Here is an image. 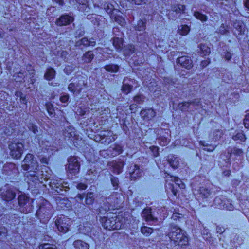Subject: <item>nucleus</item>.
<instances>
[{
  "label": "nucleus",
  "mask_w": 249,
  "mask_h": 249,
  "mask_svg": "<svg viewBox=\"0 0 249 249\" xmlns=\"http://www.w3.org/2000/svg\"><path fill=\"white\" fill-rule=\"evenodd\" d=\"M168 236L176 245L182 247L188 244V237L184 231L176 225H171L170 231L168 233Z\"/></svg>",
  "instance_id": "1"
},
{
  "label": "nucleus",
  "mask_w": 249,
  "mask_h": 249,
  "mask_svg": "<svg viewBox=\"0 0 249 249\" xmlns=\"http://www.w3.org/2000/svg\"><path fill=\"white\" fill-rule=\"evenodd\" d=\"M100 221L105 229L109 230H118L124 227L115 214L107 213V216L101 217Z\"/></svg>",
  "instance_id": "2"
},
{
  "label": "nucleus",
  "mask_w": 249,
  "mask_h": 249,
  "mask_svg": "<svg viewBox=\"0 0 249 249\" xmlns=\"http://www.w3.org/2000/svg\"><path fill=\"white\" fill-rule=\"evenodd\" d=\"M87 88H88V77L86 75L77 76L68 85L69 90L75 95L79 94L83 89Z\"/></svg>",
  "instance_id": "3"
},
{
  "label": "nucleus",
  "mask_w": 249,
  "mask_h": 249,
  "mask_svg": "<svg viewBox=\"0 0 249 249\" xmlns=\"http://www.w3.org/2000/svg\"><path fill=\"white\" fill-rule=\"evenodd\" d=\"M19 210L23 213H31L33 209V199L25 194H21L18 197Z\"/></svg>",
  "instance_id": "4"
},
{
  "label": "nucleus",
  "mask_w": 249,
  "mask_h": 249,
  "mask_svg": "<svg viewBox=\"0 0 249 249\" xmlns=\"http://www.w3.org/2000/svg\"><path fill=\"white\" fill-rule=\"evenodd\" d=\"M22 162V167L25 171L38 170L39 168L38 162L34 158V155L30 153L26 155Z\"/></svg>",
  "instance_id": "5"
},
{
  "label": "nucleus",
  "mask_w": 249,
  "mask_h": 249,
  "mask_svg": "<svg viewBox=\"0 0 249 249\" xmlns=\"http://www.w3.org/2000/svg\"><path fill=\"white\" fill-rule=\"evenodd\" d=\"M186 7L184 5L175 4L172 5L171 9L167 14L168 18L175 20L179 18L182 14L185 13Z\"/></svg>",
  "instance_id": "6"
},
{
  "label": "nucleus",
  "mask_w": 249,
  "mask_h": 249,
  "mask_svg": "<svg viewBox=\"0 0 249 249\" xmlns=\"http://www.w3.org/2000/svg\"><path fill=\"white\" fill-rule=\"evenodd\" d=\"M23 144L21 142H12L9 145L10 154L14 159H19L23 151Z\"/></svg>",
  "instance_id": "7"
},
{
  "label": "nucleus",
  "mask_w": 249,
  "mask_h": 249,
  "mask_svg": "<svg viewBox=\"0 0 249 249\" xmlns=\"http://www.w3.org/2000/svg\"><path fill=\"white\" fill-rule=\"evenodd\" d=\"M68 164L66 168L67 171L69 174L72 175L77 174L80 169V163L77 158L75 156H71L68 159Z\"/></svg>",
  "instance_id": "8"
},
{
  "label": "nucleus",
  "mask_w": 249,
  "mask_h": 249,
  "mask_svg": "<svg viewBox=\"0 0 249 249\" xmlns=\"http://www.w3.org/2000/svg\"><path fill=\"white\" fill-rule=\"evenodd\" d=\"M70 221L69 218L61 216L56 219L55 224L58 231L65 233L69 231Z\"/></svg>",
  "instance_id": "9"
},
{
  "label": "nucleus",
  "mask_w": 249,
  "mask_h": 249,
  "mask_svg": "<svg viewBox=\"0 0 249 249\" xmlns=\"http://www.w3.org/2000/svg\"><path fill=\"white\" fill-rule=\"evenodd\" d=\"M123 197L121 193L114 192L107 198V202L112 207H116L123 201Z\"/></svg>",
  "instance_id": "10"
},
{
  "label": "nucleus",
  "mask_w": 249,
  "mask_h": 249,
  "mask_svg": "<svg viewBox=\"0 0 249 249\" xmlns=\"http://www.w3.org/2000/svg\"><path fill=\"white\" fill-rule=\"evenodd\" d=\"M176 62L183 68L190 70L193 67V61L189 56H182L177 58Z\"/></svg>",
  "instance_id": "11"
},
{
  "label": "nucleus",
  "mask_w": 249,
  "mask_h": 249,
  "mask_svg": "<svg viewBox=\"0 0 249 249\" xmlns=\"http://www.w3.org/2000/svg\"><path fill=\"white\" fill-rule=\"evenodd\" d=\"M1 191L2 198L6 201H11L16 197V193L8 186H5L2 188Z\"/></svg>",
  "instance_id": "12"
},
{
  "label": "nucleus",
  "mask_w": 249,
  "mask_h": 249,
  "mask_svg": "<svg viewBox=\"0 0 249 249\" xmlns=\"http://www.w3.org/2000/svg\"><path fill=\"white\" fill-rule=\"evenodd\" d=\"M142 217L150 224L157 222L158 219L152 214L151 209L146 207L144 209L141 213Z\"/></svg>",
  "instance_id": "13"
},
{
  "label": "nucleus",
  "mask_w": 249,
  "mask_h": 249,
  "mask_svg": "<svg viewBox=\"0 0 249 249\" xmlns=\"http://www.w3.org/2000/svg\"><path fill=\"white\" fill-rule=\"evenodd\" d=\"M74 18L68 14L61 15L55 21V24L58 26H66L72 22Z\"/></svg>",
  "instance_id": "14"
},
{
  "label": "nucleus",
  "mask_w": 249,
  "mask_h": 249,
  "mask_svg": "<svg viewBox=\"0 0 249 249\" xmlns=\"http://www.w3.org/2000/svg\"><path fill=\"white\" fill-rule=\"evenodd\" d=\"M64 181L61 179H53L50 182V186L56 192L60 193L63 190L67 191V187L63 185Z\"/></svg>",
  "instance_id": "15"
},
{
  "label": "nucleus",
  "mask_w": 249,
  "mask_h": 249,
  "mask_svg": "<svg viewBox=\"0 0 249 249\" xmlns=\"http://www.w3.org/2000/svg\"><path fill=\"white\" fill-rule=\"evenodd\" d=\"M124 163L122 161H112L108 163L107 165L112 168V171L117 174H120L123 170Z\"/></svg>",
  "instance_id": "16"
},
{
  "label": "nucleus",
  "mask_w": 249,
  "mask_h": 249,
  "mask_svg": "<svg viewBox=\"0 0 249 249\" xmlns=\"http://www.w3.org/2000/svg\"><path fill=\"white\" fill-rule=\"evenodd\" d=\"M120 14L121 12L120 11L114 10V12L110 15V18L121 26H124L126 24L125 19Z\"/></svg>",
  "instance_id": "17"
},
{
  "label": "nucleus",
  "mask_w": 249,
  "mask_h": 249,
  "mask_svg": "<svg viewBox=\"0 0 249 249\" xmlns=\"http://www.w3.org/2000/svg\"><path fill=\"white\" fill-rule=\"evenodd\" d=\"M135 80L134 79L125 77L123 80V83L122 87V91L126 94L130 93L133 88L131 84H133Z\"/></svg>",
  "instance_id": "18"
},
{
  "label": "nucleus",
  "mask_w": 249,
  "mask_h": 249,
  "mask_svg": "<svg viewBox=\"0 0 249 249\" xmlns=\"http://www.w3.org/2000/svg\"><path fill=\"white\" fill-rule=\"evenodd\" d=\"M96 44V42L93 38H91L89 40L86 37H83L82 39L77 41L75 42V46L76 47H80L83 45L85 47L88 46H94Z\"/></svg>",
  "instance_id": "19"
},
{
  "label": "nucleus",
  "mask_w": 249,
  "mask_h": 249,
  "mask_svg": "<svg viewBox=\"0 0 249 249\" xmlns=\"http://www.w3.org/2000/svg\"><path fill=\"white\" fill-rule=\"evenodd\" d=\"M156 112L152 108L142 109L140 112L141 117L145 120H151L156 116Z\"/></svg>",
  "instance_id": "20"
},
{
  "label": "nucleus",
  "mask_w": 249,
  "mask_h": 249,
  "mask_svg": "<svg viewBox=\"0 0 249 249\" xmlns=\"http://www.w3.org/2000/svg\"><path fill=\"white\" fill-rule=\"evenodd\" d=\"M100 135L101 137H103V139L107 137L104 141L105 143L106 144H109L115 141L117 138L115 135L113 136V133L110 131H102Z\"/></svg>",
  "instance_id": "21"
},
{
  "label": "nucleus",
  "mask_w": 249,
  "mask_h": 249,
  "mask_svg": "<svg viewBox=\"0 0 249 249\" xmlns=\"http://www.w3.org/2000/svg\"><path fill=\"white\" fill-rule=\"evenodd\" d=\"M48 206H45L44 205H42L40 206L39 209L37 211L36 214L38 216H42V215H45V216H47V218H49L50 216V204H48Z\"/></svg>",
  "instance_id": "22"
},
{
  "label": "nucleus",
  "mask_w": 249,
  "mask_h": 249,
  "mask_svg": "<svg viewBox=\"0 0 249 249\" xmlns=\"http://www.w3.org/2000/svg\"><path fill=\"white\" fill-rule=\"evenodd\" d=\"M29 172L27 173L26 176L28 179L33 182H36L39 180V168L38 170H28Z\"/></svg>",
  "instance_id": "23"
},
{
  "label": "nucleus",
  "mask_w": 249,
  "mask_h": 249,
  "mask_svg": "<svg viewBox=\"0 0 249 249\" xmlns=\"http://www.w3.org/2000/svg\"><path fill=\"white\" fill-rule=\"evenodd\" d=\"M63 135L68 139H71L73 138L76 136L75 129L72 126H69L66 127L63 132Z\"/></svg>",
  "instance_id": "24"
},
{
  "label": "nucleus",
  "mask_w": 249,
  "mask_h": 249,
  "mask_svg": "<svg viewBox=\"0 0 249 249\" xmlns=\"http://www.w3.org/2000/svg\"><path fill=\"white\" fill-rule=\"evenodd\" d=\"M112 157H116L123 152V147L118 144H115L112 149L108 150Z\"/></svg>",
  "instance_id": "25"
},
{
  "label": "nucleus",
  "mask_w": 249,
  "mask_h": 249,
  "mask_svg": "<svg viewBox=\"0 0 249 249\" xmlns=\"http://www.w3.org/2000/svg\"><path fill=\"white\" fill-rule=\"evenodd\" d=\"M73 245L76 249H89V248L88 243L81 240H75Z\"/></svg>",
  "instance_id": "26"
},
{
  "label": "nucleus",
  "mask_w": 249,
  "mask_h": 249,
  "mask_svg": "<svg viewBox=\"0 0 249 249\" xmlns=\"http://www.w3.org/2000/svg\"><path fill=\"white\" fill-rule=\"evenodd\" d=\"M55 74L56 72L54 69L50 67L46 70L44 77L45 79L50 81L54 78Z\"/></svg>",
  "instance_id": "27"
},
{
  "label": "nucleus",
  "mask_w": 249,
  "mask_h": 249,
  "mask_svg": "<svg viewBox=\"0 0 249 249\" xmlns=\"http://www.w3.org/2000/svg\"><path fill=\"white\" fill-rule=\"evenodd\" d=\"M233 26L237 30L238 35H242L244 33L245 26L242 22L236 20L233 22Z\"/></svg>",
  "instance_id": "28"
},
{
  "label": "nucleus",
  "mask_w": 249,
  "mask_h": 249,
  "mask_svg": "<svg viewBox=\"0 0 249 249\" xmlns=\"http://www.w3.org/2000/svg\"><path fill=\"white\" fill-rule=\"evenodd\" d=\"M113 45L115 49L120 51L122 49L123 39L122 37H114L112 39Z\"/></svg>",
  "instance_id": "29"
},
{
  "label": "nucleus",
  "mask_w": 249,
  "mask_h": 249,
  "mask_svg": "<svg viewBox=\"0 0 249 249\" xmlns=\"http://www.w3.org/2000/svg\"><path fill=\"white\" fill-rule=\"evenodd\" d=\"M94 57V54L91 51L86 52L82 56V60L87 63H90L92 61Z\"/></svg>",
  "instance_id": "30"
},
{
  "label": "nucleus",
  "mask_w": 249,
  "mask_h": 249,
  "mask_svg": "<svg viewBox=\"0 0 249 249\" xmlns=\"http://www.w3.org/2000/svg\"><path fill=\"white\" fill-rule=\"evenodd\" d=\"M225 199L223 196H218L215 198L214 200V205L219 209H222L225 203Z\"/></svg>",
  "instance_id": "31"
},
{
  "label": "nucleus",
  "mask_w": 249,
  "mask_h": 249,
  "mask_svg": "<svg viewBox=\"0 0 249 249\" xmlns=\"http://www.w3.org/2000/svg\"><path fill=\"white\" fill-rule=\"evenodd\" d=\"M210 195V190L207 188L201 187L199 190V197L202 199L208 198Z\"/></svg>",
  "instance_id": "32"
},
{
  "label": "nucleus",
  "mask_w": 249,
  "mask_h": 249,
  "mask_svg": "<svg viewBox=\"0 0 249 249\" xmlns=\"http://www.w3.org/2000/svg\"><path fill=\"white\" fill-rule=\"evenodd\" d=\"M142 174V171L140 169L139 166L135 165L133 172L131 173V178H136L141 177Z\"/></svg>",
  "instance_id": "33"
},
{
  "label": "nucleus",
  "mask_w": 249,
  "mask_h": 249,
  "mask_svg": "<svg viewBox=\"0 0 249 249\" xmlns=\"http://www.w3.org/2000/svg\"><path fill=\"white\" fill-rule=\"evenodd\" d=\"M200 53L202 56L209 55L211 52L210 48L205 44H201L199 45Z\"/></svg>",
  "instance_id": "34"
},
{
  "label": "nucleus",
  "mask_w": 249,
  "mask_h": 249,
  "mask_svg": "<svg viewBox=\"0 0 249 249\" xmlns=\"http://www.w3.org/2000/svg\"><path fill=\"white\" fill-rule=\"evenodd\" d=\"M228 154L229 155V158L231 156V154H233L235 156H241L243 154V151L242 149L234 147L233 148H229L227 149Z\"/></svg>",
  "instance_id": "35"
},
{
  "label": "nucleus",
  "mask_w": 249,
  "mask_h": 249,
  "mask_svg": "<svg viewBox=\"0 0 249 249\" xmlns=\"http://www.w3.org/2000/svg\"><path fill=\"white\" fill-rule=\"evenodd\" d=\"M134 46L133 45H128L123 48L124 54L129 56L134 53Z\"/></svg>",
  "instance_id": "36"
},
{
  "label": "nucleus",
  "mask_w": 249,
  "mask_h": 249,
  "mask_svg": "<svg viewBox=\"0 0 249 249\" xmlns=\"http://www.w3.org/2000/svg\"><path fill=\"white\" fill-rule=\"evenodd\" d=\"M190 31V27L187 25H183L178 28V32L181 36L187 35Z\"/></svg>",
  "instance_id": "37"
},
{
  "label": "nucleus",
  "mask_w": 249,
  "mask_h": 249,
  "mask_svg": "<svg viewBox=\"0 0 249 249\" xmlns=\"http://www.w3.org/2000/svg\"><path fill=\"white\" fill-rule=\"evenodd\" d=\"M194 16L198 20L201 22H206L208 20V17L199 11H195L194 13Z\"/></svg>",
  "instance_id": "38"
},
{
  "label": "nucleus",
  "mask_w": 249,
  "mask_h": 249,
  "mask_svg": "<svg viewBox=\"0 0 249 249\" xmlns=\"http://www.w3.org/2000/svg\"><path fill=\"white\" fill-rule=\"evenodd\" d=\"M141 232L145 236H149L153 232V229L147 226H142L141 228Z\"/></svg>",
  "instance_id": "39"
},
{
  "label": "nucleus",
  "mask_w": 249,
  "mask_h": 249,
  "mask_svg": "<svg viewBox=\"0 0 249 249\" xmlns=\"http://www.w3.org/2000/svg\"><path fill=\"white\" fill-rule=\"evenodd\" d=\"M104 68L107 71L111 72H117L119 70V66L112 64L106 65Z\"/></svg>",
  "instance_id": "40"
},
{
  "label": "nucleus",
  "mask_w": 249,
  "mask_h": 249,
  "mask_svg": "<svg viewBox=\"0 0 249 249\" xmlns=\"http://www.w3.org/2000/svg\"><path fill=\"white\" fill-rule=\"evenodd\" d=\"M94 201L93 193L92 192H88L86 195L85 198V203L87 205H91Z\"/></svg>",
  "instance_id": "41"
},
{
  "label": "nucleus",
  "mask_w": 249,
  "mask_h": 249,
  "mask_svg": "<svg viewBox=\"0 0 249 249\" xmlns=\"http://www.w3.org/2000/svg\"><path fill=\"white\" fill-rule=\"evenodd\" d=\"M146 27V22L144 20L140 19L137 22V25L135 28L136 30L142 31L145 30Z\"/></svg>",
  "instance_id": "42"
},
{
  "label": "nucleus",
  "mask_w": 249,
  "mask_h": 249,
  "mask_svg": "<svg viewBox=\"0 0 249 249\" xmlns=\"http://www.w3.org/2000/svg\"><path fill=\"white\" fill-rule=\"evenodd\" d=\"M200 144L205 147L204 148V150L208 151V152H212L216 148V145H208L205 144V142L204 141H200Z\"/></svg>",
  "instance_id": "43"
},
{
  "label": "nucleus",
  "mask_w": 249,
  "mask_h": 249,
  "mask_svg": "<svg viewBox=\"0 0 249 249\" xmlns=\"http://www.w3.org/2000/svg\"><path fill=\"white\" fill-rule=\"evenodd\" d=\"M104 9L108 14H110L113 13L114 10H117L114 8L113 4L109 2H107L104 4Z\"/></svg>",
  "instance_id": "44"
},
{
  "label": "nucleus",
  "mask_w": 249,
  "mask_h": 249,
  "mask_svg": "<svg viewBox=\"0 0 249 249\" xmlns=\"http://www.w3.org/2000/svg\"><path fill=\"white\" fill-rule=\"evenodd\" d=\"M76 2L81 5L80 7H78L80 11H84L87 7V0H75Z\"/></svg>",
  "instance_id": "45"
},
{
  "label": "nucleus",
  "mask_w": 249,
  "mask_h": 249,
  "mask_svg": "<svg viewBox=\"0 0 249 249\" xmlns=\"http://www.w3.org/2000/svg\"><path fill=\"white\" fill-rule=\"evenodd\" d=\"M172 180L175 182L176 185L178 186L180 189L185 188V184L182 182V181L178 177H171Z\"/></svg>",
  "instance_id": "46"
},
{
  "label": "nucleus",
  "mask_w": 249,
  "mask_h": 249,
  "mask_svg": "<svg viewBox=\"0 0 249 249\" xmlns=\"http://www.w3.org/2000/svg\"><path fill=\"white\" fill-rule=\"evenodd\" d=\"M169 162L171 166L173 168H178L179 165L178 159L177 157H173L171 158H169Z\"/></svg>",
  "instance_id": "47"
},
{
  "label": "nucleus",
  "mask_w": 249,
  "mask_h": 249,
  "mask_svg": "<svg viewBox=\"0 0 249 249\" xmlns=\"http://www.w3.org/2000/svg\"><path fill=\"white\" fill-rule=\"evenodd\" d=\"M110 180L111 182V184L114 187L115 190H117L118 188L119 181L118 178L111 175H110Z\"/></svg>",
  "instance_id": "48"
},
{
  "label": "nucleus",
  "mask_w": 249,
  "mask_h": 249,
  "mask_svg": "<svg viewBox=\"0 0 249 249\" xmlns=\"http://www.w3.org/2000/svg\"><path fill=\"white\" fill-rule=\"evenodd\" d=\"M190 106V103H189V101L180 103L178 105L179 109L184 111L187 110Z\"/></svg>",
  "instance_id": "49"
},
{
  "label": "nucleus",
  "mask_w": 249,
  "mask_h": 249,
  "mask_svg": "<svg viewBox=\"0 0 249 249\" xmlns=\"http://www.w3.org/2000/svg\"><path fill=\"white\" fill-rule=\"evenodd\" d=\"M24 71H20L19 73H16L13 75V78L17 82H22L24 79Z\"/></svg>",
  "instance_id": "50"
},
{
  "label": "nucleus",
  "mask_w": 249,
  "mask_h": 249,
  "mask_svg": "<svg viewBox=\"0 0 249 249\" xmlns=\"http://www.w3.org/2000/svg\"><path fill=\"white\" fill-rule=\"evenodd\" d=\"M39 249H57L55 245L45 243L41 244L39 246Z\"/></svg>",
  "instance_id": "51"
},
{
  "label": "nucleus",
  "mask_w": 249,
  "mask_h": 249,
  "mask_svg": "<svg viewBox=\"0 0 249 249\" xmlns=\"http://www.w3.org/2000/svg\"><path fill=\"white\" fill-rule=\"evenodd\" d=\"M223 135V133L221 131L219 130H215L213 131V139L215 141L218 140L222 135Z\"/></svg>",
  "instance_id": "52"
},
{
  "label": "nucleus",
  "mask_w": 249,
  "mask_h": 249,
  "mask_svg": "<svg viewBox=\"0 0 249 249\" xmlns=\"http://www.w3.org/2000/svg\"><path fill=\"white\" fill-rule=\"evenodd\" d=\"M144 96L143 95H137L134 97V101L137 104H142L144 100Z\"/></svg>",
  "instance_id": "53"
},
{
  "label": "nucleus",
  "mask_w": 249,
  "mask_h": 249,
  "mask_svg": "<svg viewBox=\"0 0 249 249\" xmlns=\"http://www.w3.org/2000/svg\"><path fill=\"white\" fill-rule=\"evenodd\" d=\"M74 69V67L72 65H68L64 68V71L66 74L69 75L72 73Z\"/></svg>",
  "instance_id": "54"
},
{
  "label": "nucleus",
  "mask_w": 249,
  "mask_h": 249,
  "mask_svg": "<svg viewBox=\"0 0 249 249\" xmlns=\"http://www.w3.org/2000/svg\"><path fill=\"white\" fill-rule=\"evenodd\" d=\"M113 34L115 36L114 37H122L123 33L120 30L118 27H114L113 29Z\"/></svg>",
  "instance_id": "55"
},
{
  "label": "nucleus",
  "mask_w": 249,
  "mask_h": 249,
  "mask_svg": "<svg viewBox=\"0 0 249 249\" xmlns=\"http://www.w3.org/2000/svg\"><path fill=\"white\" fill-rule=\"evenodd\" d=\"M232 139L234 141L237 140H241V141H244L245 139V136L244 134L242 133H238L236 135H234L232 137Z\"/></svg>",
  "instance_id": "56"
},
{
  "label": "nucleus",
  "mask_w": 249,
  "mask_h": 249,
  "mask_svg": "<svg viewBox=\"0 0 249 249\" xmlns=\"http://www.w3.org/2000/svg\"><path fill=\"white\" fill-rule=\"evenodd\" d=\"M190 106L192 105L196 109L200 106V101L199 99H196L192 101H190Z\"/></svg>",
  "instance_id": "57"
},
{
  "label": "nucleus",
  "mask_w": 249,
  "mask_h": 249,
  "mask_svg": "<svg viewBox=\"0 0 249 249\" xmlns=\"http://www.w3.org/2000/svg\"><path fill=\"white\" fill-rule=\"evenodd\" d=\"M28 127L29 129L32 131L35 134H37L38 132L37 127L33 123L29 124Z\"/></svg>",
  "instance_id": "58"
},
{
  "label": "nucleus",
  "mask_w": 249,
  "mask_h": 249,
  "mask_svg": "<svg viewBox=\"0 0 249 249\" xmlns=\"http://www.w3.org/2000/svg\"><path fill=\"white\" fill-rule=\"evenodd\" d=\"M47 110L50 116L53 115L54 113V110L53 108L52 105L51 104H47L46 105Z\"/></svg>",
  "instance_id": "59"
},
{
  "label": "nucleus",
  "mask_w": 249,
  "mask_h": 249,
  "mask_svg": "<svg viewBox=\"0 0 249 249\" xmlns=\"http://www.w3.org/2000/svg\"><path fill=\"white\" fill-rule=\"evenodd\" d=\"M244 125L246 128H249V111L247 112L244 119Z\"/></svg>",
  "instance_id": "60"
},
{
  "label": "nucleus",
  "mask_w": 249,
  "mask_h": 249,
  "mask_svg": "<svg viewBox=\"0 0 249 249\" xmlns=\"http://www.w3.org/2000/svg\"><path fill=\"white\" fill-rule=\"evenodd\" d=\"M150 149L153 153V155L154 157H156L159 156V148L157 146H151Z\"/></svg>",
  "instance_id": "61"
},
{
  "label": "nucleus",
  "mask_w": 249,
  "mask_h": 249,
  "mask_svg": "<svg viewBox=\"0 0 249 249\" xmlns=\"http://www.w3.org/2000/svg\"><path fill=\"white\" fill-rule=\"evenodd\" d=\"M233 206L231 203H229V201H227V203H224V205L223 206V208L222 209H226L227 210L231 211L233 209Z\"/></svg>",
  "instance_id": "62"
},
{
  "label": "nucleus",
  "mask_w": 249,
  "mask_h": 249,
  "mask_svg": "<svg viewBox=\"0 0 249 249\" xmlns=\"http://www.w3.org/2000/svg\"><path fill=\"white\" fill-rule=\"evenodd\" d=\"M7 230L4 227H0V238L4 237L6 236Z\"/></svg>",
  "instance_id": "63"
},
{
  "label": "nucleus",
  "mask_w": 249,
  "mask_h": 249,
  "mask_svg": "<svg viewBox=\"0 0 249 249\" xmlns=\"http://www.w3.org/2000/svg\"><path fill=\"white\" fill-rule=\"evenodd\" d=\"M76 188L80 190H84L87 188V185L84 183H79L77 184Z\"/></svg>",
  "instance_id": "64"
}]
</instances>
